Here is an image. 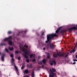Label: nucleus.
<instances>
[{"mask_svg": "<svg viewBox=\"0 0 77 77\" xmlns=\"http://www.w3.org/2000/svg\"><path fill=\"white\" fill-rule=\"evenodd\" d=\"M8 34H11L12 33V32L11 31H8Z\"/></svg>", "mask_w": 77, "mask_h": 77, "instance_id": "c756f323", "label": "nucleus"}, {"mask_svg": "<svg viewBox=\"0 0 77 77\" xmlns=\"http://www.w3.org/2000/svg\"><path fill=\"white\" fill-rule=\"evenodd\" d=\"M20 59H21V57H18V60H20Z\"/></svg>", "mask_w": 77, "mask_h": 77, "instance_id": "cd10ccee", "label": "nucleus"}, {"mask_svg": "<svg viewBox=\"0 0 77 77\" xmlns=\"http://www.w3.org/2000/svg\"><path fill=\"white\" fill-rule=\"evenodd\" d=\"M5 51H7V52H8V50L6 48L5 49Z\"/></svg>", "mask_w": 77, "mask_h": 77, "instance_id": "72a5a7b5", "label": "nucleus"}, {"mask_svg": "<svg viewBox=\"0 0 77 77\" xmlns=\"http://www.w3.org/2000/svg\"><path fill=\"white\" fill-rule=\"evenodd\" d=\"M72 51L73 53H74L75 52V49H73Z\"/></svg>", "mask_w": 77, "mask_h": 77, "instance_id": "a878e982", "label": "nucleus"}, {"mask_svg": "<svg viewBox=\"0 0 77 77\" xmlns=\"http://www.w3.org/2000/svg\"><path fill=\"white\" fill-rule=\"evenodd\" d=\"M32 77H35V75H34V72L33 71H32Z\"/></svg>", "mask_w": 77, "mask_h": 77, "instance_id": "aec40b11", "label": "nucleus"}, {"mask_svg": "<svg viewBox=\"0 0 77 77\" xmlns=\"http://www.w3.org/2000/svg\"><path fill=\"white\" fill-rule=\"evenodd\" d=\"M49 63L51 65H53V63H54V65H56V62L54 60H50L49 62Z\"/></svg>", "mask_w": 77, "mask_h": 77, "instance_id": "20e7f679", "label": "nucleus"}, {"mask_svg": "<svg viewBox=\"0 0 77 77\" xmlns=\"http://www.w3.org/2000/svg\"><path fill=\"white\" fill-rule=\"evenodd\" d=\"M66 32V30L65 29H62L60 30V32L61 33H64Z\"/></svg>", "mask_w": 77, "mask_h": 77, "instance_id": "1a4fd4ad", "label": "nucleus"}, {"mask_svg": "<svg viewBox=\"0 0 77 77\" xmlns=\"http://www.w3.org/2000/svg\"><path fill=\"white\" fill-rule=\"evenodd\" d=\"M58 56L60 57H61V56H62V57H63V54H62V53H61V54H58Z\"/></svg>", "mask_w": 77, "mask_h": 77, "instance_id": "f8f14e48", "label": "nucleus"}, {"mask_svg": "<svg viewBox=\"0 0 77 77\" xmlns=\"http://www.w3.org/2000/svg\"><path fill=\"white\" fill-rule=\"evenodd\" d=\"M70 53H73V52H72V51H70Z\"/></svg>", "mask_w": 77, "mask_h": 77, "instance_id": "c9c22d12", "label": "nucleus"}, {"mask_svg": "<svg viewBox=\"0 0 77 77\" xmlns=\"http://www.w3.org/2000/svg\"><path fill=\"white\" fill-rule=\"evenodd\" d=\"M52 71L53 72H56V70L53 68H52Z\"/></svg>", "mask_w": 77, "mask_h": 77, "instance_id": "412c9836", "label": "nucleus"}, {"mask_svg": "<svg viewBox=\"0 0 77 77\" xmlns=\"http://www.w3.org/2000/svg\"><path fill=\"white\" fill-rule=\"evenodd\" d=\"M45 48H43V50H45Z\"/></svg>", "mask_w": 77, "mask_h": 77, "instance_id": "4c0bfd02", "label": "nucleus"}, {"mask_svg": "<svg viewBox=\"0 0 77 77\" xmlns=\"http://www.w3.org/2000/svg\"><path fill=\"white\" fill-rule=\"evenodd\" d=\"M23 68H24V67H23V66H22L21 67V69H23Z\"/></svg>", "mask_w": 77, "mask_h": 77, "instance_id": "2f4dec72", "label": "nucleus"}, {"mask_svg": "<svg viewBox=\"0 0 77 77\" xmlns=\"http://www.w3.org/2000/svg\"><path fill=\"white\" fill-rule=\"evenodd\" d=\"M19 47L21 51L25 52L24 54H23V55L24 57L25 58L27 59V57H28L27 54H30V51H29V50L27 49H24V48H23V45H21V46H20Z\"/></svg>", "mask_w": 77, "mask_h": 77, "instance_id": "f257e3e1", "label": "nucleus"}, {"mask_svg": "<svg viewBox=\"0 0 77 77\" xmlns=\"http://www.w3.org/2000/svg\"><path fill=\"white\" fill-rule=\"evenodd\" d=\"M38 64H39V65H41V64H42V61H39L38 62Z\"/></svg>", "mask_w": 77, "mask_h": 77, "instance_id": "4be33fe9", "label": "nucleus"}, {"mask_svg": "<svg viewBox=\"0 0 77 77\" xmlns=\"http://www.w3.org/2000/svg\"><path fill=\"white\" fill-rule=\"evenodd\" d=\"M8 49L10 50V51H12V50H14V48H13V47H12V48L9 47Z\"/></svg>", "mask_w": 77, "mask_h": 77, "instance_id": "dca6fc26", "label": "nucleus"}, {"mask_svg": "<svg viewBox=\"0 0 77 77\" xmlns=\"http://www.w3.org/2000/svg\"><path fill=\"white\" fill-rule=\"evenodd\" d=\"M53 56L54 57H57V54H54L53 55Z\"/></svg>", "mask_w": 77, "mask_h": 77, "instance_id": "ddd939ff", "label": "nucleus"}, {"mask_svg": "<svg viewBox=\"0 0 77 77\" xmlns=\"http://www.w3.org/2000/svg\"><path fill=\"white\" fill-rule=\"evenodd\" d=\"M14 56V55L12 54L10 55V57H12V58H13V57Z\"/></svg>", "mask_w": 77, "mask_h": 77, "instance_id": "bb28decb", "label": "nucleus"}, {"mask_svg": "<svg viewBox=\"0 0 77 77\" xmlns=\"http://www.w3.org/2000/svg\"><path fill=\"white\" fill-rule=\"evenodd\" d=\"M14 59L13 58H11V63L13 64V65H15V63H14Z\"/></svg>", "mask_w": 77, "mask_h": 77, "instance_id": "9b49d317", "label": "nucleus"}, {"mask_svg": "<svg viewBox=\"0 0 77 77\" xmlns=\"http://www.w3.org/2000/svg\"><path fill=\"white\" fill-rule=\"evenodd\" d=\"M42 66L43 67L44 66Z\"/></svg>", "mask_w": 77, "mask_h": 77, "instance_id": "a18cd8bd", "label": "nucleus"}, {"mask_svg": "<svg viewBox=\"0 0 77 77\" xmlns=\"http://www.w3.org/2000/svg\"><path fill=\"white\" fill-rule=\"evenodd\" d=\"M62 27H60L58 29V32H59V30H60V29H61V28Z\"/></svg>", "mask_w": 77, "mask_h": 77, "instance_id": "393cba45", "label": "nucleus"}, {"mask_svg": "<svg viewBox=\"0 0 77 77\" xmlns=\"http://www.w3.org/2000/svg\"><path fill=\"white\" fill-rule=\"evenodd\" d=\"M0 54H1V52H0Z\"/></svg>", "mask_w": 77, "mask_h": 77, "instance_id": "37998d69", "label": "nucleus"}, {"mask_svg": "<svg viewBox=\"0 0 77 77\" xmlns=\"http://www.w3.org/2000/svg\"><path fill=\"white\" fill-rule=\"evenodd\" d=\"M29 57H30V58H31L32 57H35V55H34V56H33V54H30L29 55Z\"/></svg>", "mask_w": 77, "mask_h": 77, "instance_id": "f3484780", "label": "nucleus"}, {"mask_svg": "<svg viewBox=\"0 0 77 77\" xmlns=\"http://www.w3.org/2000/svg\"><path fill=\"white\" fill-rule=\"evenodd\" d=\"M5 45V44H3V45Z\"/></svg>", "mask_w": 77, "mask_h": 77, "instance_id": "49530a36", "label": "nucleus"}, {"mask_svg": "<svg viewBox=\"0 0 77 77\" xmlns=\"http://www.w3.org/2000/svg\"><path fill=\"white\" fill-rule=\"evenodd\" d=\"M73 60L74 62H75V61H77V60L75 59H74Z\"/></svg>", "mask_w": 77, "mask_h": 77, "instance_id": "473e14b6", "label": "nucleus"}, {"mask_svg": "<svg viewBox=\"0 0 77 77\" xmlns=\"http://www.w3.org/2000/svg\"><path fill=\"white\" fill-rule=\"evenodd\" d=\"M75 63H76V62H74L73 63V65H75Z\"/></svg>", "mask_w": 77, "mask_h": 77, "instance_id": "e433bc0d", "label": "nucleus"}, {"mask_svg": "<svg viewBox=\"0 0 77 77\" xmlns=\"http://www.w3.org/2000/svg\"><path fill=\"white\" fill-rule=\"evenodd\" d=\"M52 47H53V46H52Z\"/></svg>", "mask_w": 77, "mask_h": 77, "instance_id": "09e8293b", "label": "nucleus"}, {"mask_svg": "<svg viewBox=\"0 0 77 77\" xmlns=\"http://www.w3.org/2000/svg\"><path fill=\"white\" fill-rule=\"evenodd\" d=\"M14 68L15 69V70L17 72V73L18 75H19V72H18V68H17V67L15 66V65H14Z\"/></svg>", "mask_w": 77, "mask_h": 77, "instance_id": "423d86ee", "label": "nucleus"}, {"mask_svg": "<svg viewBox=\"0 0 77 77\" xmlns=\"http://www.w3.org/2000/svg\"><path fill=\"white\" fill-rule=\"evenodd\" d=\"M39 57V56H38V59H39V57Z\"/></svg>", "mask_w": 77, "mask_h": 77, "instance_id": "79ce46f5", "label": "nucleus"}, {"mask_svg": "<svg viewBox=\"0 0 77 77\" xmlns=\"http://www.w3.org/2000/svg\"><path fill=\"white\" fill-rule=\"evenodd\" d=\"M35 60H35V59H33L32 60V61L33 62H35Z\"/></svg>", "mask_w": 77, "mask_h": 77, "instance_id": "7c9ffc66", "label": "nucleus"}, {"mask_svg": "<svg viewBox=\"0 0 77 77\" xmlns=\"http://www.w3.org/2000/svg\"><path fill=\"white\" fill-rule=\"evenodd\" d=\"M51 48H53V47H52V46H51Z\"/></svg>", "mask_w": 77, "mask_h": 77, "instance_id": "a19ab883", "label": "nucleus"}, {"mask_svg": "<svg viewBox=\"0 0 77 77\" xmlns=\"http://www.w3.org/2000/svg\"><path fill=\"white\" fill-rule=\"evenodd\" d=\"M20 53V54H21V51H19V52L17 51H15V53H16V54H18V53Z\"/></svg>", "mask_w": 77, "mask_h": 77, "instance_id": "4468645a", "label": "nucleus"}, {"mask_svg": "<svg viewBox=\"0 0 77 77\" xmlns=\"http://www.w3.org/2000/svg\"><path fill=\"white\" fill-rule=\"evenodd\" d=\"M58 33V29H57V31H56V33H52L51 34H50L47 36V40L45 41L46 43H48L49 42V41L51 39H53L54 38L57 36V33Z\"/></svg>", "mask_w": 77, "mask_h": 77, "instance_id": "f03ea898", "label": "nucleus"}, {"mask_svg": "<svg viewBox=\"0 0 77 77\" xmlns=\"http://www.w3.org/2000/svg\"><path fill=\"white\" fill-rule=\"evenodd\" d=\"M26 77H29V76L26 75Z\"/></svg>", "mask_w": 77, "mask_h": 77, "instance_id": "ea45409f", "label": "nucleus"}, {"mask_svg": "<svg viewBox=\"0 0 77 77\" xmlns=\"http://www.w3.org/2000/svg\"><path fill=\"white\" fill-rule=\"evenodd\" d=\"M68 56V54H66V55L65 56V57H67V56Z\"/></svg>", "mask_w": 77, "mask_h": 77, "instance_id": "f704fd0d", "label": "nucleus"}, {"mask_svg": "<svg viewBox=\"0 0 77 77\" xmlns=\"http://www.w3.org/2000/svg\"><path fill=\"white\" fill-rule=\"evenodd\" d=\"M24 47H26V48H27L28 47V46H27V45H24Z\"/></svg>", "mask_w": 77, "mask_h": 77, "instance_id": "b1692460", "label": "nucleus"}, {"mask_svg": "<svg viewBox=\"0 0 77 77\" xmlns=\"http://www.w3.org/2000/svg\"><path fill=\"white\" fill-rule=\"evenodd\" d=\"M45 54H47V58L48 59H50V54L47 52H46Z\"/></svg>", "mask_w": 77, "mask_h": 77, "instance_id": "6e6552de", "label": "nucleus"}, {"mask_svg": "<svg viewBox=\"0 0 77 77\" xmlns=\"http://www.w3.org/2000/svg\"><path fill=\"white\" fill-rule=\"evenodd\" d=\"M11 36H10L8 38H6L4 39V41H8L9 40H11Z\"/></svg>", "mask_w": 77, "mask_h": 77, "instance_id": "39448f33", "label": "nucleus"}, {"mask_svg": "<svg viewBox=\"0 0 77 77\" xmlns=\"http://www.w3.org/2000/svg\"><path fill=\"white\" fill-rule=\"evenodd\" d=\"M5 57V54H3L2 56L1 57V59L2 61H4V57Z\"/></svg>", "mask_w": 77, "mask_h": 77, "instance_id": "9d476101", "label": "nucleus"}, {"mask_svg": "<svg viewBox=\"0 0 77 77\" xmlns=\"http://www.w3.org/2000/svg\"><path fill=\"white\" fill-rule=\"evenodd\" d=\"M9 44L10 45H12V42L11 41H9Z\"/></svg>", "mask_w": 77, "mask_h": 77, "instance_id": "2eb2a0df", "label": "nucleus"}, {"mask_svg": "<svg viewBox=\"0 0 77 77\" xmlns=\"http://www.w3.org/2000/svg\"><path fill=\"white\" fill-rule=\"evenodd\" d=\"M44 35V32L42 34V35Z\"/></svg>", "mask_w": 77, "mask_h": 77, "instance_id": "58836bf2", "label": "nucleus"}, {"mask_svg": "<svg viewBox=\"0 0 77 77\" xmlns=\"http://www.w3.org/2000/svg\"><path fill=\"white\" fill-rule=\"evenodd\" d=\"M42 61L43 63L45 64V62H46V60H45V59H43V60Z\"/></svg>", "mask_w": 77, "mask_h": 77, "instance_id": "6ab92c4d", "label": "nucleus"}, {"mask_svg": "<svg viewBox=\"0 0 77 77\" xmlns=\"http://www.w3.org/2000/svg\"><path fill=\"white\" fill-rule=\"evenodd\" d=\"M72 28L68 29V30H69V32H72Z\"/></svg>", "mask_w": 77, "mask_h": 77, "instance_id": "5701e85b", "label": "nucleus"}, {"mask_svg": "<svg viewBox=\"0 0 77 77\" xmlns=\"http://www.w3.org/2000/svg\"><path fill=\"white\" fill-rule=\"evenodd\" d=\"M26 32H27V31H22L21 32V33H23V35H24V34L23 33H25L26 34Z\"/></svg>", "mask_w": 77, "mask_h": 77, "instance_id": "a211bd4d", "label": "nucleus"}, {"mask_svg": "<svg viewBox=\"0 0 77 77\" xmlns=\"http://www.w3.org/2000/svg\"><path fill=\"white\" fill-rule=\"evenodd\" d=\"M50 71L51 73V74H50L49 75V77H54V76H55L56 75V74L55 73H53V72L52 71L51 69H50Z\"/></svg>", "mask_w": 77, "mask_h": 77, "instance_id": "7ed1b4c3", "label": "nucleus"}, {"mask_svg": "<svg viewBox=\"0 0 77 77\" xmlns=\"http://www.w3.org/2000/svg\"><path fill=\"white\" fill-rule=\"evenodd\" d=\"M26 62H27V63L29 62V60L27 59L26 60Z\"/></svg>", "mask_w": 77, "mask_h": 77, "instance_id": "c85d7f7f", "label": "nucleus"}, {"mask_svg": "<svg viewBox=\"0 0 77 77\" xmlns=\"http://www.w3.org/2000/svg\"><path fill=\"white\" fill-rule=\"evenodd\" d=\"M76 27H77V25H76Z\"/></svg>", "mask_w": 77, "mask_h": 77, "instance_id": "de8ad7c7", "label": "nucleus"}, {"mask_svg": "<svg viewBox=\"0 0 77 77\" xmlns=\"http://www.w3.org/2000/svg\"><path fill=\"white\" fill-rule=\"evenodd\" d=\"M23 77H26V76H24Z\"/></svg>", "mask_w": 77, "mask_h": 77, "instance_id": "c03bdc74", "label": "nucleus"}, {"mask_svg": "<svg viewBox=\"0 0 77 77\" xmlns=\"http://www.w3.org/2000/svg\"><path fill=\"white\" fill-rule=\"evenodd\" d=\"M23 72H24L25 74H29V71L28 70L26 69L23 71Z\"/></svg>", "mask_w": 77, "mask_h": 77, "instance_id": "0eeeda50", "label": "nucleus"}]
</instances>
